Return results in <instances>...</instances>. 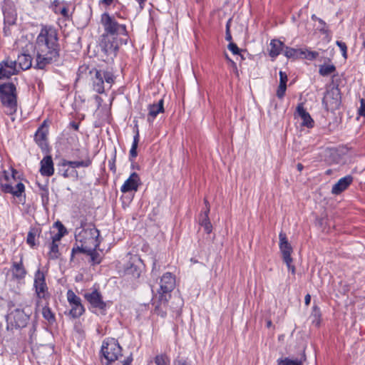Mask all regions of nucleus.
<instances>
[{
    "label": "nucleus",
    "instance_id": "obj_34",
    "mask_svg": "<svg viewBox=\"0 0 365 365\" xmlns=\"http://www.w3.org/2000/svg\"><path fill=\"white\" fill-rule=\"evenodd\" d=\"M277 365H302V361L290 359L288 357L277 359Z\"/></svg>",
    "mask_w": 365,
    "mask_h": 365
},
{
    "label": "nucleus",
    "instance_id": "obj_38",
    "mask_svg": "<svg viewBox=\"0 0 365 365\" xmlns=\"http://www.w3.org/2000/svg\"><path fill=\"white\" fill-rule=\"evenodd\" d=\"M86 254L91 257V262L93 264H98L101 262V257L96 250H92L91 252H87Z\"/></svg>",
    "mask_w": 365,
    "mask_h": 365
},
{
    "label": "nucleus",
    "instance_id": "obj_3",
    "mask_svg": "<svg viewBox=\"0 0 365 365\" xmlns=\"http://www.w3.org/2000/svg\"><path fill=\"white\" fill-rule=\"evenodd\" d=\"M90 73L93 74L92 76L93 88L98 93L101 94L104 93V82L109 84V88H110L115 81V76L110 71L94 68Z\"/></svg>",
    "mask_w": 365,
    "mask_h": 365
},
{
    "label": "nucleus",
    "instance_id": "obj_61",
    "mask_svg": "<svg viewBox=\"0 0 365 365\" xmlns=\"http://www.w3.org/2000/svg\"><path fill=\"white\" fill-rule=\"evenodd\" d=\"M297 170H298L299 172H301V171L303 170L304 166H303V165H302V163H298V164L297 165Z\"/></svg>",
    "mask_w": 365,
    "mask_h": 365
},
{
    "label": "nucleus",
    "instance_id": "obj_28",
    "mask_svg": "<svg viewBox=\"0 0 365 365\" xmlns=\"http://www.w3.org/2000/svg\"><path fill=\"white\" fill-rule=\"evenodd\" d=\"M92 163V160L89 157H88L84 160L79 161H70V160H63L62 165L66 166L68 165L72 168H76L79 167L87 168L89 167Z\"/></svg>",
    "mask_w": 365,
    "mask_h": 365
},
{
    "label": "nucleus",
    "instance_id": "obj_9",
    "mask_svg": "<svg viewBox=\"0 0 365 365\" xmlns=\"http://www.w3.org/2000/svg\"><path fill=\"white\" fill-rule=\"evenodd\" d=\"M67 300L71 309L69 312L73 318H78L85 312V308L81 303V298L77 296L71 289L66 293Z\"/></svg>",
    "mask_w": 365,
    "mask_h": 365
},
{
    "label": "nucleus",
    "instance_id": "obj_32",
    "mask_svg": "<svg viewBox=\"0 0 365 365\" xmlns=\"http://www.w3.org/2000/svg\"><path fill=\"white\" fill-rule=\"evenodd\" d=\"M48 258L51 259H58L60 256L58 242H51L49 243Z\"/></svg>",
    "mask_w": 365,
    "mask_h": 365
},
{
    "label": "nucleus",
    "instance_id": "obj_45",
    "mask_svg": "<svg viewBox=\"0 0 365 365\" xmlns=\"http://www.w3.org/2000/svg\"><path fill=\"white\" fill-rule=\"evenodd\" d=\"M279 85L287 86V75L285 72L279 71Z\"/></svg>",
    "mask_w": 365,
    "mask_h": 365
},
{
    "label": "nucleus",
    "instance_id": "obj_39",
    "mask_svg": "<svg viewBox=\"0 0 365 365\" xmlns=\"http://www.w3.org/2000/svg\"><path fill=\"white\" fill-rule=\"evenodd\" d=\"M304 53L301 58H306L309 61L316 59L319 56V53L317 51H308L307 49H303Z\"/></svg>",
    "mask_w": 365,
    "mask_h": 365
},
{
    "label": "nucleus",
    "instance_id": "obj_12",
    "mask_svg": "<svg viewBox=\"0 0 365 365\" xmlns=\"http://www.w3.org/2000/svg\"><path fill=\"white\" fill-rule=\"evenodd\" d=\"M175 287V277L170 272H166L163 275L160 282V289L158 291V294L170 295V292Z\"/></svg>",
    "mask_w": 365,
    "mask_h": 365
},
{
    "label": "nucleus",
    "instance_id": "obj_15",
    "mask_svg": "<svg viewBox=\"0 0 365 365\" xmlns=\"http://www.w3.org/2000/svg\"><path fill=\"white\" fill-rule=\"evenodd\" d=\"M279 246L280 251L282 254L284 262L287 263L292 262L293 259L291 257V254L292 252V247L287 240L286 234L283 232H281L279 235Z\"/></svg>",
    "mask_w": 365,
    "mask_h": 365
},
{
    "label": "nucleus",
    "instance_id": "obj_64",
    "mask_svg": "<svg viewBox=\"0 0 365 365\" xmlns=\"http://www.w3.org/2000/svg\"><path fill=\"white\" fill-rule=\"evenodd\" d=\"M271 326H272V322H271V321H268V322H267V327H270Z\"/></svg>",
    "mask_w": 365,
    "mask_h": 365
},
{
    "label": "nucleus",
    "instance_id": "obj_44",
    "mask_svg": "<svg viewBox=\"0 0 365 365\" xmlns=\"http://www.w3.org/2000/svg\"><path fill=\"white\" fill-rule=\"evenodd\" d=\"M66 234V233L58 232L57 233L52 235L51 232H50L51 241L58 242Z\"/></svg>",
    "mask_w": 365,
    "mask_h": 365
},
{
    "label": "nucleus",
    "instance_id": "obj_55",
    "mask_svg": "<svg viewBox=\"0 0 365 365\" xmlns=\"http://www.w3.org/2000/svg\"><path fill=\"white\" fill-rule=\"evenodd\" d=\"M225 39L227 41H230V43L232 42V35H231L230 31H226Z\"/></svg>",
    "mask_w": 365,
    "mask_h": 365
},
{
    "label": "nucleus",
    "instance_id": "obj_35",
    "mask_svg": "<svg viewBox=\"0 0 365 365\" xmlns=\"http://www.w3.org/2000/svg\"><path fill=\"white\" fill-rule=\"evenodd\" d=\"M156 365H170V358L165 354L157 355L154 359Z\"/></svg>",
    "mask_w": 365,
    "mask_h": 365
},
{
    "label": "nucleus",
    "instance_id": "obj_62",
    "mask_svg": "<svg viewBox=\"0 0 365 365\" xmlns=\"http://www.w3.org/2000/svg\"><path fill=\"white\" fill-rule=\"evenodd\" d=\"M113 0H102L101 2L106 4L110 5L112 3Z\"/></svg>",
    "mask_w": 365,
    "mask_h": 365
},
{
    "label": "nucleus",
    "instance_id": "obj_22",
    "mask_svg": "<svg viewBox=\"0 0 365 365\" xmlns=\"http://www.w3.org/2000/svg\"><path fill=\"white\" fill-rule=\"evenodd\" d=\"M297 113L302 120V125L303 126H306L307 128H312L314 126V120L309 113L304 109L303 103L298 104L297 107Z\"/></svg>",
    "mask_w": 365,
    "mask_h": 365
},
{
    "label": "nucleus",
    "instance_id": "obj_29",
    "mask_svg": "<svg viewBox=\"0 0 365 365\" xmlns=\"http://www.w3.org/2000/svg\"><path fill=\"white\" fill-rule=\"evenodd\" d=\"M284 56L288 58H301L302 53H304L302 48H293L285 47L284 51Z\"/></svg>",
    "mask_w": 365,
    "mask_h": 365
},
{
    "label": "nucleus",
    "instance_id": "obj_37",
    "mask_svg": "<svg viewBox=\"0 0 365 365\" xmlns=\"http://www.w3.org/2000/svg\"><path fill=\"white\" fill-rule=\"evenodd\" d=\"M312 324H314L316 327H319L321 323V313L319 308L317 307H314L312 314Z\"/></svg>",
    "mask_w": 365,
    "mask_h": 365
},
{
    "label": "nucleus",
    "instance_id": "obj_48",
    "mask_svg": "<svg viewBox=\"0 0 365 365\" xmlns=\"http://www.w3.org/2000/svg\"><path fill=\"white\" fill-rule=\"evenodd\" d=\"M228 49L232 51L233 54H239L240 50L237 47V44L235 43L230 42L228 45Z\"/></svg>",
    "mask_w": 365,
    "mask_h": 365
},
{
    "label": "nucleus",
    "instance_id": "obj_14",
    "mask_svg": "<svg viewBox=\"0 0 365 365\" xmlns=\"http://www.w3.org/2000/svg\"><path fill=\"white\" fill-rule=\"evenodd\" d=\"M2 11L4 24H8L9 26L14 25L16 21L17 14L13 3L10 0H4Z\"/></svg>",
    "mask_w": 365,
    "mask_h": 365
},
{
    "label": "nucleus",
    "instance_id": "obj_51",
    "mask_svg": "<svg viewBox=\"0 0 365 365\" xmlns=\"http://www.w3.org/2000/svg\"><path fill=\"white\" fill-rule=\"evenodd\" d=\"M54 225L58 229V232L67 233V230H66V227L63 226V225L61 222L58 221V222H55Z\"/></svg>",
    "mask_w": 365,
    "mask_h": 365
},
{
    "label": "nucleus",
    "instance_id": "obj_41",
    "mask_svg": "<svg viewBox=\"0 0 365 365\" xmlns=\"http://www.w3.org/2000/svg\"><path fill=\"white\" fill-rule=\"evenodd\" d=\"M336 45L340 48L343 57L346 59L347 58V46L344 42H342L341 41H336Z\"/></svg>",
    "mask_w": 365,
    "mask_h": 365
},
{
    "label": "nucleus",
    "instance_id": "obj_56",
    "mask_svg": "<svg viewBox=\"0 0 365 365\" xmlns=\"http://www.w3.org/2000/svg\"><path fill=\"white\" fill-rule=\"evenodd\" d=\"M40 188L44 191L43 193H42L41 195V197L42 198H43L44 197H47L48 196V189L46 188V186H40Z\"/></svg>",
    "mask_w": 365,
    "mask_h": 365
},
{
    "label": "nucleus",
    "instance_id": "obj_10",
    "mask_svg": "<svg viewBox=\"0 0 365 365\" xmlns=\"http://www.w3.org/2000/svg\"><path fill=\"white\" fill-rule=\"evenodd\" d=\"M102 51L106 55H115L118 49V43L114 36L103 34L100 43Z\"/></svg>",
    "mask_w": 365,
    "mask_h": 365
},
{
    "label": "nucleus",
    "instance_id": "obj_42",
    "mask_svg": "<svg viewBox=\"0 0 365 365\" xmlns=\"http://www.w3.org/2000/svg\"><path fill=\"white\" fill-rule=\"evenodd\" d=\"M126 272L131 274L134 277H138L140 276V271L136 266L131 265L130 267H128Z\"/></svg>",
    "mask_w": 365,
    "mask_h": 365
},
{
    "label": "nucleus",
    "instance_id": "obj_27",
    "mask_svg": "<svg viewBox=\"0 0 365 365\" xmlns=\"http://www.w3.org/2000/svg\"><path fill=\"white\" fill-rule=\"evenodd\" d=\"M284 43L277 39H274L271 41L270 43V49H269V56L272 58H276L283 50Z\"/></svg>",
    "mask_w": 365,
    "mask_h": 365
},
{
    "label": "nucleus",
    "instance_id": "obj_60",
    "mask_svg": "<svg viewBox=\"0 0 365 365\" xmlns=\"http://www.w3.org/2000/svg\"><path fill=\"white\" fill-rule=\"evenodd\" d=\"M232 19H230L226 24V31H230Z\"/></svg>",
    "mask_w": 365,
    "mask_h": 365
},
{
    "label": "nucleus",
    "instance_id": "obj_36",
    "mask_svg": "<svg viewBox=\"0 0 365 365\" xmlns=\"http://www.w3.org/2000/svg\"><path fill=\"white\" fill-rule=\"evenodd\" d=\"M38 232V230L35 227L31 228L29 230L27 238H26V242L28 245H29L31 247H34L36 245L35 243V237Z\"/></svg>",
    "mask_w": 365,
    "mask_h": 365
},
{
    "label": "nucleus",
    "instance_id": "obj_58",
    "mask_svg": "<svg viewBox=\"0 0 365 365\" xmlns=\"http://www.w3.org/2000/svg\"><path fill=\"white\" fill-rule=\"evenodd\" d=\"M311 301V296L308 294L304 297V302L306 305H309Z\"/></svg>",
    "mask_w": 365,
    "mask_h": 365
},
{
    "label": "nucleus",
    "instance_id": "obj_31",
    "mask_svg": "<svg viewBox=\"0 0 365 365\" xmlns=\"http://www.w3.org/2000/svg\"><path fill=\"white\" fill-rule=\"evenodd\" d=\"M43 317L48 321V324H53L56 322V317L53 312L48 305H45L42 309Z\"/></svg>",
    "mask_w": 365,
    "mask_h": 365
},
{
    "label": "nucleus",
    "instance_id": "obj_4",
    "mask_svg": "<svg viewBox=\"0 0 365 365\" xmlns=\"http://www.w3.org/2000/svg\"><path fill=\"white\" fill-rule=\"evenodd\" d=\"M34 289L37 298L36 305L38 307L41 299L47 300L51 296L46 282V274L41 271L40 266L34 274Z\"/></svg>",
    "mask_w": 365,
    "mask_h": 365
},
{
    "label": "nucleus",
    "instance_id": "obj_43",
    "mask_svg": "<svg viewBox=\"0 0 365 365\" xmlns=\"http://www.w3.org/2000/svg\"><path fill=\"white\" fill-rule=\"evenodd\" d=\"M286 90L287 86L279 85L277 90V96L280 99L283 98L285 95Z\"/></svg>",
    "mask_w": 365,
    "mask_h": 365
},
{
    "label": "nucleus",
    "instance_id": "obj_2",
    "mask_svg": "<svg viewBox=\"0 0 365 365\" xmlns=\"http://www.w3.org/2000/svg\"><path fill=\"white\" fill-rule=\"evenodd\" d=\"M0 101L7 115H13L17 110V93L13 83L0 85Z\"/></svg>",
    "mask_w": 365,
    "mask_h": 365
},
{
    "label": "nucleus",
    "instance_id": "obj_17",
    "mask_svg": "<svg viewBox=\"0 0 365 365\" xmlns=\"http://www.w3.org/2000/svg\"><path fill=\"white\" fill-rule=\"evenodd\" d=\"M140 183V178L138 174L135 172L132 173L130 177L121 186L120 191L123 193H126L131 191H137Z\"/></svg>",
    "mask_w": 365,
    "mask_h": 365
},
{
    "label": "nucleus",
    "instance_id": "obj_1",
    "mask_svg": "<svg viewBox=\"0 0 365 365\" xmlns=\"http://www.w3.org/2000/svg\"><path fill=\"white\" fill-rule=\"evenodd\" d=\"M34 68L48 70L61 64V46L58 30L53 26L43 25L36 38Z\"/></svg>",
    "mask_w": 365,
    "mask_h": 365
},
{
    "label": "nucleus",
    "instance_id": "obj_13",
    "mask_svg": "<svg viewBox=\"0 0 365 365\" xmlns=\"http://www.w3.org/2000/svg\"><path fill=\"white\" fill-rule=\"evenodd\" d=\"M19 69L16 61L6 58L0 63V79L9 78L11 76L18 73Z\"/></svg>",
    "mask_w": 365,
    "mask_h": 365
},
{
    "label": "nucleus",
    "instance_id": "obj_7",
    "mask_svg": "<svg viewBox=\"0 0 365 365\" xmlns=\"http://www.w3.org/2000/svg\"><path fill=\"white\" fill-rule=\"evenodd\" d=\"M31 313L26 312L24 309H15L8 314L7 321L16 329L25 327L30 319Z\"/></svg>",
    "mask_w": 365,
    "mask_h": 365
},
{
    "label": "nucleus",
    "instance_id": "obj_5",
    "mask_svg": "<svg viewBox=\"0 0 365 365\" xmlns=\"http://www.w3.org/2000/svg\"><path fill=\"white\" fill-rule=\"evenodd\" d=\"M101 21L104 29V34L114 36L128 35L125 25L119 24L115 16H110L108 13H103L101 15Z\"/></svg>",
    "mask_w": 365,
    "mask_h": 365
},
{
    "label": "nucleus",
    "instance_id": "obj_6",
    "mask_svg": "<svg viewBox=\"0 0 365 365\" xmlns=\"http://www.w3.org/2000/svg\"><path fill=\"white\" fill-rule=\"evenodd\" d=\"M99 231L96 227H91L83 230L78 235V240L84 246L86 251L91 252L96 250L100 244L98 240Z\"/></svg>",
    "mask_w": 365,
    "mask_h": 365
},
{
    "label": "nucleus",
    "instance_id": "obj_50",
    "mask_svg": "<svg viewBox=\"0 0 365 365\" xmlns=\"http://www.w3.org/2000/svg\"><path fill=\"white\" fill-rule=\"evenodd\" d=\"M173 365H191L190 362L182 358H178L174 360Z\"/></svg>",
    "mask_w": 365,
    "mask_h": 365
},
{
    "label": "nucleus",
    "instance_id": "obj_52",
    "mask_svg": "<svg viewBox=\"0 0 365 365\" xmlns=\"http://www.w3.org/2000/svg\"><path fill=\"white\" fill-rule=\"evenodd\" d=\"M115 161V156L114 157V158L112 160H109V162H108L109 168L113 173H115V171H116Z\"/></svg>",
    "mask_w": 365,
    "mask_h": 365
},
{
    "label": "nucleus",
    "instance_id": "obj_11",
    "mask_svg": "<svg viewBox=\"0 0 365 365\" xmlns=\"http://www.w3.org/2000/svg\"><path fill=\"white\" fill-rule=\"evenodd\" d=\"M85 299L89 302L92 308L98 309L101 313L105 314L106 310V302L103 300L101 294L96 289L84 294Z\"/></svg>",
    "mask_w": 365,
    "mask_h": 365
},
{
    "label": "nucleus",
    "instance_id": "obj_59",
    "mask_svg": "<svg viewBox=\"0 0 365 365\" xmlns=\"http://www.w3.org/2000/svg\"><path fill=\"white\" fill-rule=\"evenodd\" d=\"M138 4H139V6H140V10H142L144 7V4L145 2L147 1V0H136Z\"/></svg>",
    "mask_w": 365,
    "mask_h": 365
},
{
    "label": "nucleus",
    "instance_id": "obj_19",
    "mask_svg": "<svg viewBox=\"0 0 365 365\" xmlns=\"http://www.w3.org/2000/svg\"><path fill=\"white\" fill-rule=\"evenodd\" d=\"M205 204L206 209L204 212L200 213L199 216V223L202 227H203L205 232L210 234L212 230V225L208 217L210 212V205L206 199H205Z\"/></svg>",
    "mask_w": 365,
    "mask_h": 365
},
{
    "label": "nucleus",
    "instance_id": "obj_33",
    "mask_svg": "<svg viewBox=\"0 0 365 365\" xmlns=\"http://www.w3.org/2000/svg\"><path fill=\"white\" fill-rule=\"evenodd\" d=\"M336 71V66L334 64L322 65L319 66V73L322 76H327Z\"/></svg>",
    "mask_w": 365,
    "mask_h": 365
},
{
    "label": "nucleus",
    "instance_id": "obj_53",
    "mask_svg": "<svg viewBox=\"0 0 365 365\" xmlns=\"http://www.w3.org/2000/svg\"><path fill=\"white\" fill-rule=\"evenodd\" d=\"M285 263L288 267V269L290 270L293 274H295V267L292 264V262H290L289 263H287V262H285Z\"/></svg>",
    "mask_w": 365,
    "mask_h": 365
},
{
    "label": "nucleus",
    "instance_id": "obj_20",
    "mask_svg": "<svg viewBox=\"0 0 365 365\" xmlns=\"http://www.w3.org/2000/svg\"><path fill=\"white\" fill-rule=\"evenodd\" d=\"M353 182V177L351 175H346L339 179L335 183L331 189V192L334 195H339L344 191Z\"/></svg>",
    "mask_w": 365,
    "mask_h": 365
},
{
    "label": "nucleus",
    "instance_id": "obj_47",
    "mask_svg": "<svg viewBox=\"0 0 365 365\" xmlns=\"http://www.w3.org/2000/svg\"><path fill=\"white\" fill-rule=\"evenodd\" d=\"M1 190L6 193L12 194L13 192V186L9 183H1Z\"/></svg>",
    "mask_w": 365,
    "mask_h": 365
},
{
    "label": "nucleus",
    "instance_id": "obj_21",
    "mask_svg": "<svg viewBox=\"0 0 365 365\" xmlns=\"http://www.w3.org/2000/svg\"><path fill=\"white\" fill-rule=\"evenodd\" d=\"M40 173L42 175L47 177L53 175V163L51 155H46L41 160Z\"/></svg>",
    "mask_w": 365,
    "mask_h": 365
},
{
    "label": "nucleus",
    "instance_id": "obj_49",
    "mask_svg": "<svg viewBox=\"0 0 365 365\" xmlns=\"http://www.w3.org/2000/svg\"><path fill=\"white\" fill-rule=\"evenodd\" d=\"M359 114L365 117V98L360 99V107L359 108Z\"/></svg>",
    "mask_w": 365,
    "mask_h": 365
},
{
    "label": "nucleus",
    "instance_id": "obj_25",
    "mask_svg": "<svg viewBox=\"0 0 365 365\" xmlns=\"http://www.w3.org/2000/svg\"><path fill=\"white\" fill-rule=\"evenodd\" d=\"M16 61L19 70H27L32 66V58L29 54L21 53L19 55Z\"/></svg>",
    "mask_w": 365,
    "mask_h": 365
},
{
    "label": "nucleus",
    "instance_id": "obj_46",
    "mask_svg": "<svg viewBox=\"0 0 365 365\" xmlns=\"http://www.w3.org/2000/svg\"><path fill=\"white\" fill-rule=\"evenodd\" d=\"M85 246L81 243V246H77L76 247H73L72 249V255L71 257H73V255L77 252H82L86 254L88 251L87 250L84 249Z\"/></svg>",
    "mask_w": 365,
    "mask_h": 365
},
{
    "label": "nucleus",
    "instance_id": "obj_23",
    "mask_svg": "<svg viewBox=\"0 0 365 365\" xmlns=\"http://www.w3.org/2000/svg\"><path fill=\"white\" fill-rule=\"evenodd\" d=\"M163 104V99H161L158 103L150 104L148 106L149 112L148 115V120L149 122H153L159 113L164 112Z\"/></svg>",
    "mask_w": 365,
    "mask_h": 365
},
{
    "label": "nucleus",
    "instance_id": "obj_63",
    "mask_svg": "<svg viewBox=\"0 0 365 365\" xmlns=\"http://www.w3.org/2000/svg\"><path fill=\"white\" fill-rule=\"evenodd\" d=\"M226 58L232 63L233 67H236V63L233 61H232L227 56H226Z\"/></svg>",
    "mask_w": 365,
    "mask_h": 365
},
{
    "label": "nucleus",
    "instance_id": "obj_57",
    "mask_svg": "<svg viewBox=\"0 0 365 365\" xmlns=\"http://www.w3.org/2000/svg\"><path fill=\"white\" fill-rule=\"evenodd\" d=\"M132 361V359L130 357H128L125 360L121 361L120 363L122 365H130Z\"/></svg>",
    "mask_w": 365,
    "mask_h": 365
},
{
    "label": "nucleus",
    "instance_id": "obj_8",
    "mask_svg": "<svg viewBox=\"0 0 365 365\" xmlns=\"http://www.w3.org/2000/svg\"><path fill=\"white\" fill-rule=\"evenodd\" d=\"M101 352L107 361V365H108L113 361L119 360V357L121 356V347L114 340L108 342L104 341L101 347Z\"/></svg>",
    "mask_w": 365,
    "mask_h": 365
},
{
    "label": "nucleus",
    "instance_id": "obj_26",
    "mask_svg": "<svg viewBox=\"0 0 365 365\" xmlns=\"http://www.w3.org/2000/svg\"><path fill=\"white\" fill-rule=\"evenodd\" d=\"M47 134L48 130L47 129L44 128L43 125L36 132L35 140L41 148H43L46 145Z\"/></svg>",
    "mask_w": 365,
    "mask_h": 365
},
{
    "label": "nucleus",
    "instance_id": "obj_40",
    "mask_svg": "<svg viewBox=\"0 0 365 365\" xmlns=\"http://www.w3.org/2000/svg\"><path fill=\"white\" fill-rule=\"evenodd\" d=\"M25 190V186L22 182H19L15 187H13L12 195L16 197H19Z\"/></svg>",
    "mask_w": 365,
    "mask_h": 365
},
{
    "label": "nucleus",
    "instance_id": "obj_16",
    "mask_svg": "<svg viewBox=\"0 0 365 365\" xmlns=\"http://www.w3.org/2000/svg\"><path fill=\"white\" fill-rule=\"evenodd\" d=\"M10 271L14 280L20 282L24 279L27 274V271L24 265L22 256L19 262H12Z\"/></svg>",
    "mask_w": 365,
    "mask_h": 365
},
{
    "label": "nucleus",
    "instance_id": "obj_24",
    "mask_svg": "<svg viewBox=\"0 0 365 365\" xmlns=\"http://www.w3.org/2000/svg\"><path fill=\"white\" fill-rule=\"evenodd\" d=\"M52 9L55 14H61L65 19H68L70 17L69 10L64 2L54 0L52 4Z\"/></svg>",
    "mask_w": 365,
    "mask_h": 365
},
{
    "label": "nucleus",
    "instance_id": "obj_30",
    "mask_svg": "<svg viewBox=\"0 0 365 365\" xmlns=\"http://www.w3.org/2000/svg\"><path fill=\"white\" fill-rule=\"evenodd\" d=\"M139 142V131L137 129L136 133L133 138V142L130 150L129 158L130 161H133L138 155L137 148Z\"/></svg>",
    "mask_w": 365,
    "mask_h": 365
},
{
    "label": "nucleus",
    "instance_id": "obj_18",
    "mask_svg": "<svg viewBox=\"0 0 365 365\" xmlns=\"http://www.w3.org/2000/svg\"><path fill=\"white\" fill-rule=\"evenodd\" d=\"M158 295V299H155L153 304L155 307L154 312L162 317H165L167 314L168 302L170 295Z\"/></svg>",
    "mask_w": 365,
    "mask_h": 365
},
{
    "label": "nucleus",
    "instance_id": "obj_54",
    "mask_svg": "<svg viewBox=\"0 0 365 365\" xmlns=\"http://www.w3.org/2000/svg\"><path fill=\"white\" fill-rule=\"evenodd\" d=\"M8 24H4V27L3 29L4 34L5 36H9L11 34V31Z\"/></svg>",
    "mask_w": 365,
    "mask_h": 365
}]
</instances>
